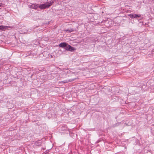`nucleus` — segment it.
<instances>
[{"mask_svg":"<svg viewBox=\"0 0 154 154\" xmlns=\"http://www.w3.org/2000/svg\"><path fill=\"white\" fill-rule=\"evenodd\" d=\"M53 2H48L44 4L39 5V8L41 9H44L46 8H48L53 3Z\"/></svg>","mask_w":154,"mask_h":154,"instance_id":"nucleus-1","label":"nucleus"},{"mask_svg":"<svg viewBox=\"0 0 154 154\" xmlns=\"http://www.w3.org/2000/svg\"><path fill=\"white\" fill-rule=\"evenodd\" d=\"M68 45L66 43V42H63L61 43L59 45V46L60 47L64 48L65 49H66V48H67V47Z\"/></svg>","mask_w":154,"mask_h":154,"instance_id":"nucleus-2","label":"nucleus"},{"mask_svg":"<svg viewBox=\"0 0 154 154\" xmlns=\"http://www.w3.org/2000/svg\"><path fill=\"white\" fill-rule=\"evenodd\" d=\"M67 47V48H66V50L70 51H73L75 50L73 47L69 45Z\"/></svg>","mask_w":154,"mask_h":154,"instance_id":"nucleus-3","label":"nucleus"},{"mask_svg":"<svg viewBox=\"0 0 154 154\" xmlns=\"http://www.w3.org/2000/svg\"><path fill=\"white\" fill-rule=\"evenodd\" d=\"M129 17H130L132 18H136L137 17H140V14H129L128 15Z\"/></svg>","mask_w":154,"mask_h":154,"instance_id":"nucleus-4","label":"nucleus"},{"mask_svg":"<svg viewBox=\"0 0 154 154\" xmlns=\"http://www.w3.org/2000/svg\"><path fill=\"white\" fill-rule=\"evenodd\" d=\"M10 27L9 26H0V30H5L6 29Z\"/></svg>","mask_w":154,"mask_h":154,"instance_id":"nucleus-5","label":"nucleus"},{"mask_svg":"<svg viewBox=\"0 0 154 154\" xmlns=\"http://www.w3.org/2000/svg\"><path fill=\"white\" fill-rule=\"evenodd\" d=\"M31 7L32 8L36 9L38 8H39V5L38 4H33L31 5Z\"/></svg>","mask_w":154,"mask_h":154,"instance_id":"nucleus-6","label":"nucleus"},{"mask_svg":"<svg viewBox=\"0 0 154 154\" xmlns=\"http://www.w3.org/2000/svg\"><path fill=\"white\" fill-rule=\"evenodd\" d=\"M2 5V4L1 3H0V7Z\"/></svg>","mask_w":154,"mask_h":154,"instance_id":"nucleus-7","label":"nucleus"},{"mask_svg":"<svg viewBox=\"0 0 154 154\" xmlns=\"http://www.w3.org/2000/svg\"><path fill=\"white\" fill-rule=\"evenodd\" d=\"M73 30H71V31H69V32H72V31H73Z\"/></svg>","mask_w":154,"mask_h":154,"instance_id":"nucleus-8","label":"nucleus"}]
</instances>
